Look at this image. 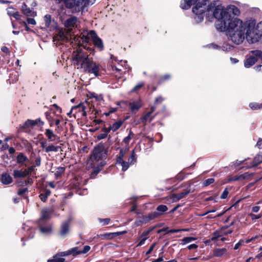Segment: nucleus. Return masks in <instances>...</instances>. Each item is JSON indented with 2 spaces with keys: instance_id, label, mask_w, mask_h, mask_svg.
I'll use <instances>...</instances> for the list:
<instances>
[{
  "instance_id": "f257e3e1",
  "label": "nucleus",
  "mask_w": 262,
  "mask_h": 262,
  "mask_svg": "<svg viewBox=\"0 0 262 262\" xmlns=\"http://www.w3.org/2000/svg\"><path fill=\"white\" fill-rule=\"evenodd\" d=\"M225 20H217L215 26L220 31H226L230 39L235 44L242 43L245 38L249 43H254L256 39L253 32L254 20L249 19L244 21L238 17H230L229 14L225 16Z\"/></svg>"
},
{
  "instance_id": "f03ea898",
  "label": "nucleus",
  "mask_w": 262,
  "mask_h": 262,
  "mask_svg": "<svg viewBox=\"0 0 262 262\" xmlns=\"http://www.w3.org/2000/svg\"><path fill=\"white\" fill-rule=\"evenodd\" d=\"M221 7L219 1H215L212 2L208 0H203L199 2L192 8V12L195 14L194 19L196 23L201 22L204 16L209 21H212L213 18L217 19L221 12Z\"/></svg>"
},
{
  "instance_id": "7ed1b4c3",
  "label": "nucleus",
  "mask_w": 262,
  "mask_h": 262,
  "mask_svg": "<svg viewBox=\"0 0 262 262\" xmlns=\"http://www.w3.org/2000/svg\"><path fill=\"white\" fill-rule=\"evenodd\" d=\"M74 53L73 63L78 69H82L84 72L92 73L96 77L99 76L100 65L89 58V55L86 52L79 47Z\"/></svg>"
},
{
  "instance_id": "20e7f679",
  "label": "nucleus",
  "mask_w": 262,
  "mask_h": 262,
  "mask_svg": "<svg viewBox=\"0 0 262 262\" xmlns=\"http://www.w3.org/2000/svg\"><path fill=\"white\" fill-rule=\"evenodd\" d=\"M106 156V150L102 145L97 146L94 149L93 154L88 163V166L94 168V171L91 174V178H94L100 171L101 168L105 165L102 161Z\"/></svg>"
},
{
  "instance_id": "39448f33",
  "label": "nucleus",
  "mask_w": 262,
  "mask_h": 262,
  "mask_svg": "<svg viewBox=\"0 0 262 262\" xmlns=\"http://www.w3.org/2000/svg\"><path fill=\"white\" fill-rule=\"evenodd\" d=\"M219 5L221 8V12L219 13V16L217 17V20H225V16L227 14H229L230 17H237L241 14L239 9L234 5H228L226 8L219 1Z\"/></svg>"
},
{
  "instance_id": "423d86ee",
  "label": "nucleus",
  "mask_w": 262,
  "mask_h": 262,
  "mask_svg": "<svg viewBox=\"0 0 262 262\" xmlns=\"http://www.w3.org/2000/svg\"><path fill=\"white\" fill-rule=\"evenodd\" d=\"M81 39L83 42L89 43L90 40L91 39L95 46L102 50L103 48V45L101 39L99 38L96 33L94 31L90 32L84 31L81 35Z\"/></svg>"
},
{
  "instance_id": "0eeeda50",
  "label": "nucleus",
  "mask_w": 262,
  "mask_h": 262,
  "mask_svg": "<svg viewBox=\"0 0 262 262\" xmlns=\"http://www.w3.org/2000/svg\"><path fill=\"white\" fill-rule=\"evenodd\" d=\"M96 0H69L67 7L71 9L73 12H79L89 6L93 5Z\"/></svg>"
},
{
  "instance_id": "6e6552de",
  "label": "nucleus",
  "mask_w": 262,
  "mask_h": 262,
  "mask_svg": "<svg viewBox=\"0 0 262 262\" xmlns=\"http://www.w3.org/2000/svg\"><path fill=\"white\" fill-rule=\"evenodd\" d=\"M258 59L262 60V52L260 50H252L250 51L249 57L245 61L244 66L246 68H249L254 65Z\"/></svg>"
},
{
  "instance_id": "1a4fd4ad",
  "label": "nucleus",
  "mask_w": 262,
  "mask_h": 262,
  "mask_svg": "<svg viewBox=\"0 0 262 262\" xmlns=\"http://www.w3.org/2000/svg\"><path fill=\"white\" fill-rule=\"evenodd\" d=\"M127 150V149H120L119 156L117 158L116 163L117 164L120 165L122 166V169L123 171L126 170L129 167L128 163H126V162L123 160V158L125 155Z\"/></svg>"
},
{
  "instance_id": "9d476101",
  "label": "nucleus",
  "mask_w": 262,
  "mask_h": 262,
  "mask_svg": "<svg viewBox=\"0 0 262 262\" xmlns=\"http://www.w3.org/2000/svg\"><path fill=\"white\" fill-rule=\"evenodd\" d=\"M158 213L154 212L151 214H149L147 215H144L141 217H139L136 221L135 224L136 226H138L143 224H145L151 220H152L158 216Z\"/></svg>"
},
{
  "instance_id": "9b49d317",
  "label": "nucleus",
  "mask_w": 262,
  "mask_h": 262,
  "mask_svg": "<svg viewBox=\"0 0 262 262\" xmlns=\"http://www.w3.org/2000/svg\"><path fill=\"white\" fill-rule=\"evenodd\" d=\"M91 101H90V99H88L85 102L80 103L79 104L76 105V106H78V108L81 109L82 112V116L85 117L87 115L86 111L88 108H91L92 106H93L91 104Z\"/></svg>"
},
{
  "instance_id": "f8f14e48",
  "label": "nucleus",
  "mask_w": 262,
  "mask_h": 262,
  "mask_svg": "<svg viewBox=\"0 0 262 262\" xmlns=\"http://www.w3.org/2000/svg\"><path fill=\"white\" fill-rule=\"evenodd\" d=\"M253 32L255 34L256 39L254 42L258 41L260 36H262V21L256 25V22L254 20V27Z\"/></svg>"
},
{
  "instance_id": "ddd939ff",
  "label": "nucleus",
  "mask_w": 262,
  "mask_h": 262,
  "mask_svg": "<svg viewBox=\"0 0 262 262\" xmlns=\"http://www.w3.org/2000/svg\"><path fill=\"white\" fill-rule=\"evenodd\" d=\"M52 212L53 210L52 209H43L41 211V217L39 221V225L42 224L44 220L49 219Z\"/></svg>"
},
{
  "instance_id": "4468645a",
  "label": "nucleus",
  "mask_w": 262,
  "mask_h": 262,
  "mask_svg": "<svg viewBox=\"0 0 262 262\" xmlns=\"http://www.w3.org/2000/svg\"><path fill=\"white\" fill-rule=\"evenodd\" d=\"M130 111L132 113L135 114L142 106L141 102L140 100L130 102L129 104Z\"/></svg>"
},
{
  "instance_id": "2eb2a0df",
  "label": "nucleus",
  "mask_w": 262,
  "mask_h": 262,
  "mask_svg": "<svg viewBox=\"0 0 262 262\" xmlns=\"http://www.w3.org/2000/svg\"><path fill=\"white\" fill-rule=\"evenodd\" d=\"M68 38L67 34L63 31H59L57 34L54 37V41L56 40L59 41L61 43L63 42L68 40Z\"/></svg>"
},
{
  "instance_id": "dca6fc26",
  "label": "nucleus",
  "mask_w": 262,
  "mask_h": 262,
  "mask_svg": "<svg viewBox=\"0 0 262 262\" xmlns=\"http://www.w3.org/2000/svg\"><path fill=\"white\" fill-rule=\"evenodd\" d=\"M45 135L47 137L48 139L51 142L55 141L56 139H59V138L54 134L53 131L50 129H46Z\"/></svg>"
},
{
  "instance_id": "f3484780",
  "label": "nucleus",
  "mask_w": 262,
  "mask_h": 262,
  "mask_svg": "<svg viewBox=\"0 0 262 262\" xmlns=\"http://www.w3.org/2000/svg\"><path fill=\"white\" fill-rule=\"evenodd\" d=\"M198 0H184L180 4V7L183 9H189L192 5L195 4Z\"/></svg>"
},
{
  "instance_id": "a211bd4d",
  "label": "nucleus",
  "mask_w": 262,
  "mask_h": 262,
  "mask_svg": "<svg viewBox=\"0 0 262 262\" xmlns=\"http://www.w3.org/2000/svg\"><path fill=\"white\" fill-rule=\"evenodd\" d=\"M1 181L4 185H8L12 182L13 179L9 174L4 173L2 174Z\"/></svg>"
},
{
  "instance_id": "6ab92c4d",
  "label": "nucleus",
  "mask_w": 262,
  "mask_h": 262,
  "mask_svg": "<svg viewBox=\"0 0 262 262\" xmlns=\"http://www.w3.org/2000/svg\"><path fill=\"white\" fill-rule=\"evenodd\" d=\"M77 18L76 17L72 16L66 20L64 23V26L67 28L74 27L76 26Z\"/></svg>"
},
{
  "instance_id": "aec40b11",
  "label": "nucleus",
  "mask_w": 262,
  "mask_h": 262,
  "mask_svg": "<svg viewBox=\"0 0 262 262\" xmlns=\"http://www.w3.org/2000/svg\"><path fill=\"white\" fill-rule=\"evenodd\" d=\"M38 123H39V125H43L44 124L39 119L35 120H28L24 124V127H33Z\"/></svg>"
},
{
  "instance_id": "412c9836",
  "label": "nucleus",
  "mask_w": 262,
  "mask_h": 262,
  "mask_svg": "<svg viewBox=\"0 0 262 262\" xmlns=\"http://www.w3.org/2000/svg\"><path fill=\"white\" fill-rule=\"evenodd\" d=\"M154 109L153 108H151V111L150 112L146 113L144 116L141 117L140 119V121L142 123H146L147 122H150L153 117L151 116L152 112H154Z\"/></svg>"
},
{
  "instance_id": "4be33fe9",
  "label": "nucleus",
  "mask_w": 262,
  "mask_h": 262,
  "mask_svg": "<svg viewBox=\"0 0 262 262\" xmlns=\"http://www.w3.org/2000/svg\"><path fill=\"white\" fill-rule=\"evenodd\" d=\"M70 223V220H68L65 222L63 223L61 226V231L60 234L62 236H64L67 234V233L69 231V224Z\"/></svg>"
},
{
  "instance_id": "5701e85b",
  "label": "nucleus",
  "mask_w": 262,
  "mask_h": 262,
  "mask_svg": "<svg viewBox=\"0 0 262 262\" xmlns=\"http://www.w3.org/2000/svg\"><path fill=\"white\" fill-rule=\"evenodd\" d=\"M189 193V191L185 190L184 192H182L178 193V194H173L172 195L173 201H175V202L178 201V200L184 198L185 196H186Z\"/></svg>"
},
{
  "instance_id": "b1692460",
  "label": "nucleus",
  "mask_w": 262,
  "mask_h": 262,
  "mask_svg": "<svg viewBox=\"0 0 262 262\" xmlns=\"http://www.w3.org/2000/svg\"><path fill=\"white\" fill-rule=\"evenodd\" d=\"M21 11L25 15L28 16H34L36 15L35 12L32 11L30 8H28L26 5L24 3L21 6Z\"/></svg>"
},
{
  "instance_id": "393cba45",
  "label": "nucleus",
  "mask_w": 262,
  "mask_h": 262,
  "mask_svg": "<svg viewBox=\"0 0 262 262\" xmlns=\"http://www.w3.org/2000/svg\"><path fill=\"white\" fill-rule=\"evenodd\" d=\"M13 176L15 179L23 178L27 176V173L25 170H14Z\"/></svg>"
},
{
  "instance_id": "a878e982",
  "label": "nucleus",
  "mask_w": 262,
  "mask_h": 262,
  "mask_svg": "<svg viewBox=\"0 0 262 262\" xmlns=\"http://www.w3.org/2000/svg\"><path fill=\"white\" fill-rule=\"evenodd\" d=\"M227 252L225 248H217L214 250L213 254L215 256L221 257Z\"/></svg>"
},
{
  "instance_id": "bb28decb",
  "label": "nucleus",
  "mask_w": 262,
  "mask_h": 262,
  "mask_svg": "<svg viewBox=\"0 0 262 262\" xmlns=\"http://www.w3.org/2000/svg\"><path fill=\"white\" fill-rule=\"evenodd\" d=\"M122 122L121 121H118L117 122H115L112 126L107 128L108 130L110 132L112 130L113 132H115L118 130L122 125Z\"/></svg>"
},
{
  "instance_id": "cd10ccee",
  "label": "nucleus",
  "mask_w": 262,
  "mask_h": 262,
  "mask_svg": "<svg viewBox=\"0 0 262 262\" xmlns=\"http://www.w3.org/2000/svg\"><path fill=\"white\" fill-rule=\"evenodd\" d=\"M59 146L54 145L53 144H49L47 146V148H46V152H50L51 151L53 152H57L59 150Z\"/></svg>"
},
{
  "instance_id": "c85d7f7f",
  "label": "nucleus",
  "mask_w": 262,
  "mask_h": 262,
  "mask_svg": "<svg viewBox=\"0 0 262 262\" xmlns=\"http://www.w3.org/2000/svg\"><path fill=\"white\" fill-rule=\"evenodd\" d=\"M137 160L136 155L135 154V150H133L132 151L131 155L128 159V162L126 163H128L129 166L130 165L134 164Z\"/></svg>"
},
{
  "instance_id": "c756f323",
  "label": "nucleus",
  "mask_w": 262,
  "mask_h": 262,
  "mask_svg": "<svg viewBox=\"0 0 262 262\" xmlns=\"http://www.w3.org/2000/svg\"><path fill=\"white\" fill-rule=\"evenodd\" d=\"M27 160V157L22 153H20L17 157V162L20 164H23Z\"/></svg>"
},
{
  "instance_id": "7c9ffc66",
  "label": "nucleus",
  "mask_w": 262,
  "mask_h": 262,
  "mask_svg": "<svg viewBox=\"0 0 262 262\" xmlns=\"http://www.w3.org/2000/svg\"><path fill=\"white\" fill-rule=\"evenodd\" d=\"M261 159H262V158L259 155L256 156L253 159L252 165L250 166H249L248 167L251 168L254 166H256L259 163L262 162Z\"/></svg>"
},
{
  "instance_id": "2f4dec72",
  "label": "nucleus",
  "mask_w": 262,
  "mask_h": 262,
  "mask_svg": "<svg viewBox=\"0 0 262 262\" xmlns=\"http://www.w3.org/2000/svg\"><path fill=\"white\" fill-rule=\"evenodd\" d=\"M41 224L39 225L40 226V230L41 232L44 234H49L52 231V228L51 226H46L43 227L41 226Z\"/></svg>"
},
{
  "instance_id": "473e14b6",
  "label": "nucleus",
  "mask_w": 262,
  "mask_h": 262,
  "mask_svg": "<svg viewBox=\"0 0 262 262\" xmlns=\"http://www.w3.org/2000/svg\"><path fill=\"white\" fill-rule=\"evenodd\" d=\"M249 106L252 110L262 109V103L252 102L249 104Z\"/></svg>"
},
{
  "instance_id": "72a5a7b5",
  "label": "nucleus",
  "mask_w": 262,
  "mask_h": 262,
  "mask_svg": "<svg viewBox=\"0 0 262 262\" xmlns=\"http://www.w3.org/2000/svg\"><path fill=\"white\" fill-rule=\"evenodd\" d=\"M70 250V254L73 256H76L77 255L80 254V249L78 247H74L71 248Z\"/></svg>"
},
{
  "instance_id": "f704fd0d",
  "label": "nucleus",
  "mask_w": 262,
  "mask_h": 262,
  "mask_svg": "<svg viewBox=\"0 0 262 262\" xmlns=\"http://www.w3.org/2000/svg\"><path fill=\"white\" fill-rule=\"evenodd\" d=\"M103 133L99 135L97 137L98 140H101L106 137L110 131L107 128H104L103 129Z\"/></svg>"
},
{
  "instance_id": "c9c22d12",
  "label": "nucleus",
  "mask_w": 262,
  "mask_h": 262,
  "mask_svg": "<svg viewBox=\"0 0 262 262\" xmlns=\"http://www.w3.org/2000/svg\"><path fill=\"white\" fill-rule=\"evenodd\" d=\"M196 238L193 237H186L183 238L181 241L183 242V244H186L189 243H191L195 240H196Z\"/></svg>"
},
{
  "instance_id": "e433bc0d",
  "label": "nucleus",
  "mask_w": 262,
  "mask_h": 262,
  "mask_svg": "<svg viewBox=\"0 0 262 262\" xmlns=\"http://www.w3.org/2000/svg\"><path fill=\"white\" fill-rule=\"evenodd\" d=\"M252 174L249 173L248 172L245 173L243 174H241L238 177H236L235 180H245L249 178Z\"/></svg>"
},
{
  "instance_id": "4c0bfd02",
  "label": "nucleus",
  "mask_w": 262,
  "mask_h": 262,
  "mask_svg": "<svg viewBox=\"0 0 262 262\" xmlns=\"http://www.w3.org/2000/svg\"><path fill=\"white\" fill-rule=\"evenodd\" d=\"M248 215L252 220H255L260 219L262 217V213H260L258 214H254L252 213H250L248 214Z\"/></svg>"
},
{
  "instance_id": "58836bf2",
  "label": "nucleus",
  "mask_w": 262,
  "mask_h": 262,
  "mask_svg": "<svg viewBox=\"0 0 262 262\" xmlns=\"http://www.w3.org/2000/svg\"><path fill=\"white\" fill-rule=\"evenodd\" d=\"M154 227H151L149 229H148V230H145L144 231H143L142 232V233L141 234V235L140 236L142 237H147V238H148V234L152 230H154Z\"/></svg>"
},
{
  "instance_id": "ea45409f",
  "label": "nucleus",
  "mask_w": 262,
  "mask_h": 262,
  "mask_svg": "<svg viewBox=\"0 0 262 262\" xmlns=\"http://www.w3.org/2000/svg\"><path fill=\"white\" fill-rule=\"evenodd\" d=\"M94 98L98 101H101L103 100V97L101 95H98L95 93L91 94L90 98Z\"/></svg>"
},
{
  "instance_id": "a19ab883",
  "label": "nucleus",
  "mask_w": 262,
  "mask_h": 262,
  "mask_svg": "<svg viewBox=\"0 0 262 262\" xmlns=\"http://www.w3.org/2000/svg\"><path fill=\"white\" fill-rule=\"evenodd\" d=\"M54 262H65V259L58 254L54 256Z\"/></svg>"
},
{
  "instance_id": "79ce46f5",
  "label": "nucleus",
  "mask_w": 262,
  "mask_h": 262,
  "mask_svg": "<svg viewBox=\"0 0 262 262\" xmlns=\"http://www.w3.org/2000/svg\"><path fill=\"white\" fill-rule=\"evenodd\" d=\"M157 209L158 211L164 212L168 210V208L165 205H159Z\"/></svg>"
},
{
  "instance_id": "37998d69",
  "label": "nucleus",
  "mask_w": 262,
  "mask_h": 262,
  "mask_svg": "<svg viewBox=\"0 0 262 262\" xmlns=\"http://www.w3.org/2000/svg\"><path fill=\"white\" fill-rule=\"evenodd\" d=\"M214 182V179L213 178H210L206 180L204 183L203 185L204 186H207L209 185L210 184L213 183Z\"/></svg>"
},
{
  "instance_id": "c03bdc74",
  "label": "nucleus",
  "mask_w": 262,
  "mask_h": 262,
  "mask_svg": "<svg viewBox=\"0 0 262 262\" xmlns=\"http://www.w3.org/2000/svg\"><path fill=\"white\" fill-rule=\"evenodd\" d=\"M90 249L91 247L89 246H84L82 250L80 249V254L86 253L90 251Z\"/></svg>"
},
{
  "instance_id": "a18cd8bd",
  "label": "nucleus",
  "mask_w": 262,
  "mask_h": 262,
  "mask_svg": "<svg viewBox=\"0 0 262 262\" xmlns=\"http://www.w3.org/2000/svg\"><path fill=\"white\" fill-rule=\"evenodd\" d=\"M64 171V168L62 167H59L57 168L55 174L57 176H60Z\"/></svg>"
},
{
  "instance_id": "49530a36",
  "label": "nucleus",
  "mask_w": 262,
  "mask_h": 262,
  "mask_svg": "<svg viewBox=\"0 0 262 262\" xmlns=\"http://www.w3.org/2000/svg\"><path fill=\"white\" fill-rule=\"evenodd\" d=\"M144 85L143 82H140L136 85L132 90V92H135L140 89Z\"/></svg>"
},
{
  "instance_id": "de8ad7c7",
  "label": "nucleus",
  "mask_w": 262,
  "mask_h": 262,
  "mask_svg": "<svg viewBox=\"0 0 262 262\" xmlns=\"http://www.w3.org/2000/svg\"><path fill=\"white\" fill-rule=\"evenodd\" d=\"M45 20L46 21V26L48 27L50 25L51 21V16L49 15H46L45 16Z\"/></svg>"
},
{
  "instance_id": "09e8293b",
  "label": "nucleus",
  "mask_w": 262,
  "mask_h": 262,
  "mask_svg": "<svg viewBox=\"0 0 262 262\" xmlns=\"http://www.w3.org/2000/svg\"><path fill=\"white\" fill-rule=\"evenodd\" d=\"M99 221L102 224V225H106L109 224L110 222V219L106 218V219H99Z\"/></svg>"
},
{
  "instance_id": "8fccbe9b",
  "label": "nucleus",
  "mask_w": 262,
  "mask_h": 262,
  "mask_svg": "<svg viewBox=\"0 0 262 262\" xmlns=\"http://www.w3.org/2000/svg\"><path fill=\"white\" fill-rule=\"evenodd\" d=\"M147 239V237H143L142 236L139 237L140 242L138 244L137 246H141L144 244L145 241Z\"/></svg>"
},
{
  "instance_id": "3c124183",
  "label": "nucleus",
  "mask_w": 262,
  "mask_h": 262,
  "mask_svg": "<svg viewBox=\"0 0 262 262\" xmlns=\"http://www.w3.org/2000/svg\"><path fill=\"white\" fill-rule=\"evenodd\" d=\"M228 195V191L227 189H225L222 192L220 198L222 199H225L227 197Z\"/></svg>"
},
{
  "instance_id": "603ef678",
  "label": "nucleus",
  "mask_w": 262,
  "mask_h": 262,
  "mask_svg": "<svg viewBox=\"0 0 262 262\" xmlns=\"http://www.w3.org/2000/svg\"><path fill=\"white\" fill-rule=\"evenodd\" d=\"M133 135V134L132 132H130L128 136H127L126 137H125L124 139H123V142L126 143V144H128L132 138V136Z\"/></svg>"
},
{
  "instance_id": "864d4df0",
  "label": "nucleus",
  "mask_w": 262,
  "mask_h": 262,
  "mask_svg": "<svg viewBox=\"0 0 262 262\" xmlns=\"http://www.w3.org/2000/svg\"><path fill=\"white\" fill-rule=\"evenodd\" d=\"M35 166H31L29 167L27 169H25V172L27 173V176L31 173L34 170Z\"/></svg>"
},
{
  "instance_id": "5fc2aeb1",
  "label": "nucleus",
  "mask_w": 262,
  "mask_h": 262,
  "mask_svg": "<svg viewBox=\"0 0 262 262\" xmlns=\"http://www.w3.org/2000/svg\"><path fill=\"white\" fill-rule=\"evenodd\" d=\"M80 115L82 116V112L81 108H78L76 111H75L74 114V116L75 118H76L77 116L80 117Z\"/></svg>"
},
{
  "instance_id": "6e6d98bb",
  "label": "nucleus",
  "mask_w": 262,
  "mask_h": 262,
  "mask_svg": "<svg viewBox=\"0 0 262 262\" xmlns=\"http://www.w3.org/2000/svg\"><path fill=\"white\" fill-rule=\"evenodd\" d=\"M15 11H16L13 8H8L7 9V13L10 16H13Z\"/></svg>"
},
{
  "instance_id": "4d7b16f0",
  "label": "nucleus",
  "mask_w": 262,
  "mask_h": 262,
  "mask_svg": "<svg viewBox=\"0 0 262 262\" xmlns=\"http://www.w3.org/2000/svg\"><path fill=\"white\" fill-rule=\"evenodd\" d=\"M46 117L47 119L50 122V126H53L52 119V117H51L50 115L48 113H46Z\"/></svg>"
},
{
  "instance_id": "13d9d810",
  "label": "nucleus",
  "mask_w": 262,
  "mask_h": 262,
  "mask_svg": "<svg viewBox=\"0 0 262 262\" xmlns=\"http://www.w3.org/2000/svg\"><path fill=\"white\" fill-rule=\"evenodd\" d=\"M244 242V240H240L237 243H236L234 247V250H236L238 249V248L241 246Z\"/></svg>"
},
{
  "instance_id": "bf43d9fd",
  "label": "nucleus",
  "mask_w": 262,
  "mask_h": 262,
  "mask_svg": "<svg viewBox=\"0 0 262 262\" xmlns=\"http://www.w3.org/2000/svg\"><path fill=\"white\" fill-rule=\"evenodd\" d=\"M59 256H60L61 257L69 256V255H71L70 250H67L66 251L61 252L60 253H59Z\"/></svg>"
},
{
  "instance_id": "052dcab7",
  "label": "nucleus",
  "mask_w": 262,
  "mask_h": 262,
  "mask_svg": "<svg viewBox=\"0 0 262 262\" xmlns=\"http://www.w3.org/2000/svg\"><path fill=\"white\" fill-rule=\"evenodd\" d=\"M220 235L217 232H215L214 233L213 235H212L211 237L212 241L216 240L218 238L220 237Z\"/></svg>"
},
{
  "instance_id": "680f3d73",
  "label": "nucleus",
  "mask_w": 262,
  "mask_h": 262,
  "mask_svg": "<svg viewBox=\"0 0 262 262\" xmlns=\"http://www.w3.org/2000/svg\"><path fill=\"white\" fill-rule=\"evenodd\" d=\"M78 108V106H76V105L73 106L72 107L70 112L68 113V115L70 116L71 115H72V114H73V113L74 114L75 111H76Z\"/></svg>"
},
{
  "instance_id": "e2e57ef3",
  "label": "nucleus",
  "mask_w": 262,
  "mask_h": 262,
  "mask_svg": "<svg viewBox=\"0 0 262 262\" xmlns=\"http://www.w3.org/2000/svg\"><path fill=\"white\" fill-rule=\"evenodd\" d=\"M27 23L29 24H31V25H35L36 24L35 20L34 19L31 18H29L27 19Z\"/></svg>"
},
{
  "instance_id": "0e129e2a",
  "label": "nucleus",
  "mask_w": 262,
  "mask_h": 262,
  "mask_svg": "<svg viewBox=\"0 0 262 262\" xmlns=\"http://www.w3.org/2000/svg\"><path fill=\"white\" fill-rule=\"evenodd\" d=\"M28 190V189L26 188L20 189L18 191V195H22L24 193H25L26 192H27Z\"/></svg>"
},
{
  "instance_id": "69168bd1",
  "label": "nucleus",
  "mask_w": 262,
  "mask_h": 262,
  "mask_svg": "<svg viewBox=\"0 0 262 262\" xmlns=\"http://www.w3.org/2000/svg\"><path fill=\"white\" fill-rule=\"evenodd\" d=\"M40 163H41L40 157H38L37 158H36V159L35 160V164H36L35 166H40Z\"/></svg>"
},
{
  "instance_id": "338daca9",
  "label": "nucleus",
  "mask_w": 262,
  "mask_h": 262,
  "mask_svg": "<svg viewBox=\"0 0 262 262\" xmlns=\"http://www.w3.org/2000/svg\"><path fill=\"white\" fill-rule=\"evenodd\" d=\"M260 210V207L258 206H255L252 207V210L253 212H258Z\"/></svg>"
},
{
  "instance_id": "774afa93",
  "label": "nucleus",
  "mask_w": 262,
  "mask_h": 262,
  "mask_svg": "<svg viewBox=\"0 0 262 262\" xmlns=\"http://www.w3.org/2000/svg\"><path fill=\"white\" fill-rule=\"evenodd\" d=\"M256 145L259 148L261 149L262 148V139H259L257 141Z\"/></svg>"
}]
</instances>
